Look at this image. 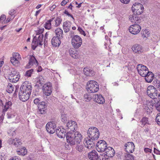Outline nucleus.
<instances>
[{"label":"nucleus","instance_id":"20e7f679","mask_svg":"<svg viewBox=\"0 0 160 160\" xmlns=\"http://www.w3.org/2000/svg\"><path fill=\"white\" fill-rule=\"evenodd\" d=\"M82 139V136L78 132H67L66 134L67 142L70 145H74L77 143V144L80 143Z\"/></svg>","mask_w":160,"mask_h":160},{"label":"nucleus","instance_id":"6e6552de","mask_svg":"<svg viewBox=\"0 0 160 160\" xmlns=\"http://www.w3.org/2000/svg\"><path fill=\"white\" fill-rule=\"evenodd\" d=\"M82 42L81 38L77 35L74 36L72 39V44L75 48L77 49L79 48L81 46Z\"/></svg>","mask_w":160,"mask_h":160},{"label":"nucleus","instance_id":"e433bc0d","mask_svg":"<svg viewBox=\"0 0 160 160\" xmlns=\"http://www.w3.org/2000/svg\"><path fill=\"white\" fill-rule=\"evenodd\" d=\"M141 34L143 38H147L149 35V31L147 30H142L141 32Z\"/></svg>","mask_w":160,"mask_h":160},{"label":"nucleus","instance_id":"412c9836","mask_svg":"<svg viewBox=\"0 0 160 160\" xmlns=\"http://www.w3.org/2000/svg\"><path fill=\"white\" fill-rule=\"evenodd\" d=\"M39 112L40 113L43 114L45 113L47 106L44 102H42L38 105Z\"/></svg>","mask_w":160,"mask_h":160},{"label":"nucleus","instance_id":"a18cd8bd","mask_svg":"<svg viewBox=\"0 0 160 160\" xmlns=\"http://www.w3.org/2000/svg\"><path fill=\"white\" fill-rule=\"evenodd\" d=\"M61 118L62 121L63 122H65L67 121V117L66 115L64 113H62L61 114Z\"/></svg>","mask_w":160,"mask_h":160},{"label":"nucleus","instance_id":"338daca9","mask_svg":"<svg viewBox=\"0 0 160 160\" xmlns=\"http://www.w3.org/2000/svg\"><path fill=\"white\" fill-rule=\"evenodd\" d=\"M120 1L123 3L128 4L130 2V0H120Z\"/></svg>","mask_w":160,"mask_h":160},{"label":"nucleus","instance_id":"aec40b11","mask_svg":"<svg viewBox=\"0 0 160 160\" xmlns=\"http://www.w3.org/2000/svg\"><path fill=\"white\" fill-rule=\"evenodd\" d=\"M65 130L60 128H57L56 130V133L57 136L60 138H64L66 136L67 133L65 131Z\"/></svg>","mask_w":160,"mask_h":160},{"label":"nucleus","instance_id":"1a4fd4ad","mask_svg":"<svg viewBox=\"0 0 160 160\" xmlns=\"http://www.w3.org/2000/svg\"><path fill=\"white\" fill-rule=\"evenodd\" d=\"M77 128V124L75 122L69 121L67 123L66 128L68 130V132L72 133L76 131Z\"/></svg>","mask_w":160,"mask_h":160},{"label":"nucleus","instance_id":"b1692460","mask_svg":"<svg viewBox=\"0 0 160 160\" xmlns=\"http://www.w3.org/2000/svg\"><path fill=\"white\" fill-rule=\"evenodd\" d=\"M94 101L99 104H103L105 102V100L101 95H96L94 98Z\"/></svg>","mask_w":160,"mask_h":160},{"label":"nucleus","instance_id":"9b49d317","mask_svg":"<svg viewBox=\"0 0 160 160\" xmlns=\"http://www.w3.org/2000/svg\"><path fill=\"white\" fill-rule=\"evenodd\" d=\"M47 131L50 134H53L56 130V124L53 122H48L46 125Z\"/></svg>","mask_w":160,"mask_h":160},{"label":"nucleus","instance_id":"4d7b16f0","mask_svg":"<svg viewBox=\"0 0 160 160\" xmlns=\"http://www.w3.org/2000/svg\"><path fill=\"white\" fill-rule=\"evenodd\" d=\"M13 57H14V58H17V59H18L20 57V55L18 52H15L13 54Z\"/></svg>","mask_w":160,"mask_h":160},{"label":"nucleus","instance_id":"680f3d73","mask_svg":"<svg viewBox=\"0 0 160 160\" xmlns=\"http://www.w3.org/2000/svg\"><path fill=\"white\" fill-rule=\"evenodd\" d=\"M9 160H21V159L19 157L15 156Z\"/></svg>","mask_w":160,"mask_h":160},{"label":"nucleus","instance_id":"423d86ee","mask_svg":"<svg viewBox=\"0 0 160 160\" xmlns=\"http://www.w3.org/2000/svg\"><path fill=\"white\" fill-rule=\"evenodd\" d=\"M88 91L89 93H94L99 90V85L94 81L91 80L88 82L87 86Z\"/></svg>","mask_w":160,"mask_h":160},{"label":"nucleus","instance_id":"39448f33","mask_svg":"<svg viewBox=\"0 0 160 160\" xmlns=\"http://www.w3.org/2000/svg\"><path fill=\"white\" fill-rule=\"evenodd\" d=\"M147 92L148 95L152 99H157L158 97V92L154 86L150 85L148 87Z\"/></svg>","mask_w":160,"mask_h":160},{"label":"nucleus","instance_id":"6ab92c4d","mask_svg":"<svg viewBox=\"0 0 160 160\" xmlns=\"http://www.w3.org/2000/svg\"><path fill=\"white\" fill-rule=\"evenodd\" d=\"M76 48H70L69 50V54L71 57L74 59H78L80 57L78 51Z\"/></svg>","mask_w":160,"mask_h":160},{"label":"nucleus","instance_id":"7ed1b4c3","mask_svg":"<svg viewBox=\"0 0 160 160\" xmlns=\"http://www.w3.org/2000/svg\"><path fill=\"white\" fill-rule=\"evenodd\" d=\"M138 73L142 77H144L146 81L148 82H151L154 77L152 72H149L146 66L142 64H138L137 67Z\"/></svg>","mask_w":160,"mask_h":160},{"label":"nucleus","instance_id":"e2e57ef3","mask_svg":"<svg viewBox=\"0 0 160 160\" xmlns=\"http://www.w3.org/2000/svg\"><path fill=\"white\" fill-rule=\"evenodd\" d=\"M154 152L156 154L160 155V151L155 148L154 149Z\"/></svg>","mask_w":160,"mask_h":160},{"label":"nucleus","instance_id":"58836bf2","mask_svg":"<svg viewBox=\"0 0 160 160\" xmlns=\"http://www.w3.org/2000/svg\"><path fill=\"white\" fill-rule=\"evenodd\" d=\"M154 107L158 111L160 112V102L157 99L155 100V104H154Z\"/></svg>","mask_w":160,"mask_h":160},{"label":"nucleus","instance_id":"5701e85b","mask_svg":"<svg viewBox=\"0 0 160 160\" xmlns=\"http://www.w3.org/2000/svg\"><path fill=\"white\" fill-rule=\"evenodd\" d=\"M71 23V22L69 21H66L63 22V28L65 32L67 33L69 31Z\"/></svg>","mask_w":160,"mask_h":160},{"label":"nucleus","instance_id":"6e6d98bb","mask_svg":"<svg viewBox=\"0 0 160 160\" xmlns=\"http://www.w3.org/2000/svg\"><path fill=\"white\" fill-rule=\"evenodd\" d=\"M38 45H39L36 42H34L33 43H32V48L33 50H34L36 47H37Z\"/></svg>","mask_w":160,"mask_h":160},{"label":"nucleus","instance_id":"f257e3e1","mask_svg":"<svg viewBox=\"0 0 160 160\" xmlns=\"http://www.w3.org/2000/svg\"><path fill=\"white\" fill-rule=\"evenodd\" d=\"M88 134L90 139L85 138L83 143L86 147L88 149H91L94 146L95 144L92 141L98 139L99 136V132L97 128L92 127L88 129Z\"/></svg>","mask_w":160,"mask_h":160},{"label":"nucleus","instance_id":"dca6fc26","mask_svg":"<svg viewBox=\"0 0 160 160\" xmlns=\"http://www.w3.org/2000/svg\"><path fill=\"white\" fill-rule=\"evenodd\" d=\"M37 35H39L38 37L36 36L34 37L32 41V43L34 42H36L37 43L39 46H41L43 45V35L41 33L38 34H37Z\"/></svg>","mask_w":160,"mask_h":160},{"label":"nucleus","instance_id":"0e129e2a","mask_svg":"<svg viewBox=\"0 0 160 160\" xmlns=\"http://www.w3.org/2000/svg\"><path fill=\"white\" fill-rule=\"evenodd\" d=\"M32 63H31L29 61L28 63L26 65L25 67L27 68H29L31 67L32 65Z\"/></svg>","mask_w":160,"mask_h":160},{"label":"nucleus","instance_id":"f3484780","mask_svg":"<svg viewBox=\"0 0 160 160\" xmlns=\"http://www.w3.org/2000/svg\"><path fill=\"white\" fill-rule=\"evenodd\" d=\"M88 156L90 160H98V154L95 150H92L89 152Z\"/></svg>","mask_w":160,"mask_h":160},{"label":"nucleus","instance_id":"f704fd0d","mask_svg":"<svg viewBox=\"0 0 160 160\" xmlns=\"http://www.w3.org/2000/svg\"><path fill=\"white\" fill-rule=\"evenodd\" d=\"M155 100L152 99L150 101L147 102L146 106L150 108H151L152 109V108L154 107V104H155Z\"/></svg>","mask_w":160,"mask_h":160},{"label":"nucleus","instance_id":"c756f323","mask_svg":"<svg viewBox=\"0 0 160 160\" xmlns=\"http://www.w3.org/2000/svg\"><path fill=\"white\" fill-rule=\"evenodd\" d=\"M132 11H134L135 9H142L144 10L143 6L140 3H135L134 4L132 7Z\"/></svg>","mask_w":160,"mask_h":160},{"label":"nucleus","instance_id":"de8ad7c7","mask_svg":"<svg viewBox=\"0 0 160 160\" xmlns=\"http://www.w3.org/2000/svg\"><path fill=\"white\" fill-rule=\"evenodd\" d=\"M155 120L157 124L160 126V113H159L157 114Z\"/></svg>","mask_w":160,"mask_h":160},{"label":"nucleus","instance_id":"3c124183","mask_svg":"<svg viewBox=\"0 0 160 160\" xmlns=\"http://www.w3.org/2000/svg\"><path fill=\"white\" fill-rule=\"evenodd\" d=\"M135 16V15L134 14L132 15H130L129 16V19L131 22H135V20H134Z\"/></svg>","mask_w":160,"mask_h":160},{"label":"nucleus","instance_id":"4468645a","mask_svg":"<svg viewBox=\"0 0 160 160\" xmlns=\"http://www.w3.org/2000/svg\"><path fill=\"white\" fill-rule=\"evenodd\" d=\"M8 142L9 144L13 145L16 147L17 148H20L22 144L21 139L17 138L15 139L10 138Z\"/></svg>","mask_w":160,"mask_h":160},{"label":"nucleus","instance_id":"473e14b6","mask_svg":"<svg viewBox=\"0 0 160 160\" xmlns=\"http://www.w3.org/2000/svg\"><path fill=\"white\" fill-rule=\"evenodd\" d=\"M30 59L29 61L31 63H32V65H35V66H38V62L36 58L33 55H30Z\"/></svg>","mask_w":160,"mask_h":160},{"label":"nucleus","instance_id":"c9c22d12","mask_svg":"<svg viewBox=\"0 0 160 160\" xmlns=\"http://www.w3.org/2000/svg\"><path fill=\"white\" fill-rule=\"evenodd\" d=\"M13 87L12 86V84L9 83L7 86V88L6 90L7 92L8 93H12L13 91Z\"/></svg>","mask_w":160,"mask_h":160},{"label":"nucleus","instance_id":"2f4dec72","mask_svg":"<svg viewBox=\"0 0 160 160\" xmlns=\"http://www.w3.org/2000/svg\"><path fill=\"white\" fill-rule=\"evenodd\" d=\"M55 32L56 34V36L62 38L63 31L60 28H57L55 30Z\"/></svg>","mask_w":160,"mask_h":160},{"label":"nucleus","instance_id":"a19ab883","mask_svg":"<svg viewBox=\"0 0 160 160\" xmlns=\"http://www.w3.org/2000/svg\"><path fill=\"white\" fill-rule=\"evenodd\" d=\"M148 122V118L146 117H144L141 120V125L144 126Z\"/></svg>","mask_w":160,"mask_h":160},{"label":"nucleus","instance_id":"4c0bfd02","mask_svg":"<svg viewBox=\"0 0 160 160\" xmlns=\"http://www.w3.org/2000/svg\"><path fill=\"white\" fill-rule=\"evenodd\" d=\"M101 156H99L100 160H109V158L110 156L109 155H108V154H107L103 155H100Z\"/></svg>","mask_w":160,"mask_h":160},{"label":"nucleus","instance_id":"79ce46f5","mask_svg":"<svg viewBox=\"0 0 160 160\" xmlns=\"http://www.w3.org/2000/svg\"><path fill=\"white\" fill-rule=\"evenodd\" d=\"M33 72V69H32L29 70L25 72L24 76L26 77H30Z\"/></svg>","mask_w":160,"mask_h":160},{"label":"nucleus","instance_id":"5fc2aeb1","mask_svg":"<svg viewBox=\"0 0 160 160\" xmlns=\"http://www.w3.org/2000/svg\"><path fill=\"white\" fill-rule=\"evenodd\" d=\"M78 30L81 34L83 35L84 36H86V35L85 32L82 29L81 27H78Z\"/></svg>","mask_w":160,"mask_h":160},{"label":"nucleus","instance_id":"0eeeda50","mask_svg":"<svg viewBox=\"0 0 160 160\" xmlns=\"http://www.w3.org/2000/svg\"><path fill=\"white\" fill-rule=\"evenodd\" d=\"M8 79L11 82L16 83L19 80L20 76L19 72L13 69L7 77Z\"/></svg>","mask_w":160,"mask_h":160},{"label":"nucleus","instance_id":"2eb2a0df","mask_svg":"<svg viewBox=\"0 0 160 160\" xmlns=\"http://www.w3.org/2000/svg\"><path fill=\"white\" fill-rule=\"evenodd\" d=\"M125 151L128 153H132L134 151L135 146L132 142H128L125 145Z\"/></svg>","mask_w":160,"mask_h":160},{"label":"nucleus","instance_id":"09e8293b","mask_svg":"<svg viewBox=\"0 0 160 160\" xmlns=\"http://www.w3.org/2000/svg\"><path fill=\"white\" fill-rule=\"evenodd\" d=\"M16 12L15 10L13 9H12L9 12V14L11 16V17H12V18H14V14Z\"/></svg>","mask_w":160,"mask_h":160},{"label":"nucleus","instance_id":"13d9d810","mask_svg":"<svg viewBox=\"0 0 160 160\" xmlns=\"http://www.w3.org/2000/svg\"><path fill=\"white\" fill-rule=\"evenodd\" d=\"M48 32H46L44 35V45L46 44V42H47L48 40L47 39H48Z\"/></svg>","mask_w":160,"mask_h":160},{"label":"nucleus","instance_id":"774afa93","mask_svg":"<svg viewBox=\"0 0 160 160\" xmlns=\"http://www.w3.org/2000/svg\"><path fill=\"white\" fill-rule=\"evenodd\" d=\"M56 6L55 5H53L52 6L50 7V10L51 11H53L54 9L56 8Z\"/></svg>","mask_w":160,"mask_h":160},{"label":"nucleus","instance_id":"4be33fe9","mask_svg":"<svg viewBox=\"0 0 160 160\" xmlns=\"http://www.w3.org/2000/svg\"><path fill=\"white\" fill-rule=\"evenodd\" d=\"M61 38L58 37V36H54L51 40V42L53 47H57L60 45L61 42L60 39Z\"/></svg>","mask_w":160,"mask_h":160},{"label":"nucleus","instance_id":"c03bdc74","mask_svg":"<svg viewBox=\"0 0 160 160\" xmlns=\"http://www.w3.org/2000/svg\"><path fill=\"white\" fill-rule=\"evenodd\" d=\"M125 160H134V158L132 154H128L125 156Z\"/></svg>","mask_w":160,"mask_h":160},{"label":"nucleus","instance_id":"f8f14e48","mask_svg":"<svg viewBox=\"0 0 160 160\" xmlns=\"http://www.w3.org/2000/svg\"><path fill=\"white\" fill-rule=\"evenodd\" d=\"M43 92L46 96L50 95L52 92V87L50 83L45 84L43 86Z\"/></svg>","mask_w":160,"mask_h":160},{"label":"nucleus","instance_id":"7c9ffc66","mask_svg":"<svg viewBox=\"0 0 160 160\" xmlns=\"http://www.w3.org/2000/svg\"><path fill=\"white\" fill-rule=\"evenodd\" d=\"M17 152L18 155L21 156H24L27 153V150L25 147H23L20 149L17 150Z\"/></svg>","mask_w":160,"mask_h":160},{"label":"nucleus","instance_id":"bf43d9fd","mask_svg":"<svg viewBox=\"0 0 160 160\" xmlns=\"http://www.w3.org/2000/svg\"><path fill=\"white\" fill-rule=\"evenodd\" d=\"M5 112H3L2 111V114L0 117V121L2 122L4 118V116L5 115Z\"/></svg>","mask_w":160,"mask_h":160},{"label":"nucleus","instance_id":"603ef678","mask_svg":"<svg viewBox=\"0 0 160 160\" xmlns=\"http://www.w3.org/2000/svg\"><path fill=\"white\" fill-rule=\"evenodd\" d=\"M77 146L76 148L77 150L79 152H82L83 150V146L82 145H79L77 144Z\"/></svg>","mask_w":160,"mask_h":160},{"label":"nucleus","instance_id":"a878e982","mask_svg":"<svg viewBox=\"0 0 160 160\" xmlns=\"http://www.w3.org/2000/svg\"><path fill=\"white\" fill-rule=\"evenodd\" d=\"M83 72L84 74L87 76H92L95 74L93 71L87 67L84 68L83 69Z\"/></svg>","mask_w":160,"mask_h":160},{"label":"nucleus","instance_id":"ddd939ff","mask_svg":"<svg viewBox=\"0 0 160 160\" xmlns=\"http://www.w3.org/2000/svg\"><path fill=\"white\" fill-rule=\"evenodd\" d=\"M141 30V27L138 24L132 25L129 28V31L131 33L135 35L138 34Z\"/></svg>","mask_w":160,"mask_h":160},{"label":"nucleus","instance_id":"052dcab7","mask_svg":"<svg viewBox=\"0 0 160 160\" xmlns=\"http://www.w3.org/2000/svg\"><path fill=\"white\" fill-rule=\"evenodd\" d=\"M68 2L69 0H63L61 3V5L62 6H64L66 5Z\"/></svg>","mask_w":160,"mask_h":160},{"label":"nucleus","instance_id":"f03ea898","mask_svg":"<svg viewBox=\"0 0 160 160\" xmlns=\"http://www.w3.org/2000/svg\"><path fill=\"white\" fill-rule=\"evenodd\" d=\"M32 91L31 83L28 82H24L20 88L18 93L20 99L22 102L27 101L30 96Z\"/></svg>","mask_w":160,"mask_h":160},{"label":"nucleus","instance_id":"a211bd4d","mask_svg":"<svg viewBox=\"0 0 160 160\" xmlns=\"http://www.w3.org/2000/svg\"><path fill=\"white\" fill-rule=\"evenodd\" d=\"M131 49L134 53L140 54L143 51L142 46L140 44H135L133 45Z\"/></svg>","mask_w":160,"mask_h":160},{"label":"nucleus","instance_id":"bb28decb","mask_svg":"<svg viewBox=\"0 0 160 160\" xmlns=\"http://www.w3.org/2000/svg\"><path fill=\"white\" fill-rule=\"evenodd\" d=\"M62 19L60 16L56 17L54 21L52 22V26L58 27L59 26L62 22Z\"/></svg>","mask_w":160,"mask_h":160},{"label":"nucleus","instance_id":"69168bd1","mask_svg":"<svg viewBox=\"0 0 160 160\" xmlns=\"http://www.w3.org/2000/svg\"><path fill=\"white\" fill-rule=\"evenodd\" d=\"M6 17L5 15H2L0 17V20H1V21H2L3 22L6 19Z\"/></svg>","mask_w":160,"mask_h":160},{"label":"nucleus","instance_id":"864d4df0","mask_svg":"<svg viewBox=\"0 0 160 160\" xmlns=\"http://www.w3.org/2000/svg\"><path fill=\"white\" fill-rule=\"evenodd\" d=\"M134 20H135V22H134L135 24H138L140 23V20L139 19V18L137 16L135 15V16L134 17Z\"/></svg>","mask_w":160,"mask_h":160},{"label":"nucleus","instance_id":"49530a36","mask_svg":"<svg viewBox=\"0 0 160 160\" xmlns=\"http://www.w3.org/2000/svg\"><path fill=\"white\" fill-rule=\"evenodd\" d=\"M34 103L36 105H38L41 103L42 101L40 98H37L34 100Z\"/></svg>","mask_w":160,"mask_h":160},{"label":"nucleus","instance_id":"393cba45","mask_svg":"<svg viewBox=\"0 0 160 160\" xmlns=\"http://www.w3.org/2000/svg\"><path fill=\"white\" fill-rule=\"evenodd\" d=\"M104 152L106 154H108V155H109L111 158L113 157L115 154L114 149L110 147H107Z\"/></svg>","mask_w":160,"mask_h":160},{"label":"nucleus","instance_id":"8fccbe9b","mask_svg":"<svg viewBox=\"0 0 160 160\" xmlns=\"http://www.w3.org/2000/svg\"><path fill=\"white\" fill-rule=\"evenodd\" d=\"M151 109V108H150L146 106L145 105L144 109L145 112H147V114H150V113L152 112V111Z\"/></svg>","mask_w":160,"mask_h":160},{"label":"nucleus","instance_id":"cd10ccee","mask_svg":"<svg viewBox=\"0 0 160 160\" xmlns=\"http://www.w3.org/2000/svg\"><path fill=\"white\" fill-rule=\"evenodd\" d=\"M54 19V18H52L45 22L44 24V27L46 29L50 30L51 28V22H53Z\"/></svg>","mask_w":160,"mask_h":160},{"label":"nucleus","instance_id":"37998d69","mask_svg":"<svg viewBox=\"0 0 160 160\" xmlns=\"http://www.w3.org/2000/svg\"><path fill=\"white\" fill-rule=\"evenodd\" d=\"M143 10L142 9H135L134 11H132L133 12V14H136V15H140L143 12Z\"/></svg>","mask_w":160,"mask_h":160},{"label":"nucleus","instance_id":"9d476101","mask_svg":"<svg viewBox=\"0 0 160 160\" xmlns=\"http://www.w3.org/2000/svg\"><path fill=\"white\" fill-rule=\"evenodd\" d=\"M107 147V144L105 141L101 140L97 142L96 144V149L100 152H103L105 151Z\"/></svg>","mask_w":160,"mask_h":160},{"label":"nucleus","instance_id":"ea45409f","mask_svg":"<svg viewBox=\"0 0 160 160\" xmlns=\"http://www.w3.org/2000/svg\"><path fill=\"white\" fill-rule=\"evenodd\" d=\"M84 99L85 101L88 102L92 99V97L90 94H85L84 95Z\"/></svg>","mask_w":160,"mask_h":160},{"label":"nucleus","instance_id":"c85d7f7f","mask_svg":"<svg viewBox=\"0 0 160 160\" xmlns=\"http://www.w3.org/2000/svg\"><path fill=\"white\" fill-rule=\"evenodd\" d=\"M12 103L11 102L8 101L6 102L5 104L2 107V111L6 112L12 106Z\"/></svg>","mask_w":160,"mask_h":160},{"label":"nucleus","instance_id":"72a5a7b5","mask_svg":"<svg viewBox=\"0 0 160 160\" xmlns=\"http://www.w3.org/2000/svg\"><path fill=\"white\" fill-rule=\"evenodd\" d=\"M10 61L11 62L14 66H18L19 61L17 58H14V57L11 58Z\"/></svg>","mask_w":160,"mask_h":160}]
</instances>
